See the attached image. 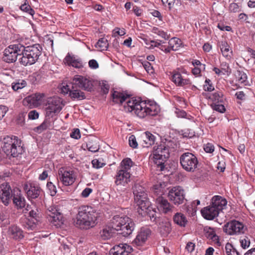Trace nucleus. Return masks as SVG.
<instances>
[{
	"label": "nucleus",
	"mask_w": 255,
	"mask_h": 255,
	"mask_svg": "<svg viewBox=\"0 0 255 255\" xmlns=\"http://www.w3.org/2000/svg\"><path fill=\"white\" fill-rule=\"evenodd\" d=\"M97 217V213L92 207L81 206L78 209L74 224L80 229H89L95 226Z\"/></svg>",
	"instance_id": "obj_1"
},
{
	"label": "nucleus",
	"mask_w": 255,
	"mask_h": 255,
	"mask_svg": "<svg viewBox=\"0 0 255 255\" xmlns=\"http://www.w3.org/2000/svg\"><path fill=\"white\" fill-rule=\"evenodd\" d=\"M72 90L70 97L73 100H82L86 98L85 93L79 89L91 91L93 88L92 82L89 79L80 75H76L73 79Z\"/></svg>",
	"instance_id": "obj_2"
},
{
	"label": "nucleus",
	"mask_w": 255,
	"mask_h": 255,
	"mask_svg": "<svg viewBox=\"0 0 255 255\" xmlns=\"http://www.w3.org/2000/svg\"><path fill=\"white\" fill-rule=\"evenodd\" d=\"M125 108L128 112H134L140 118H143L148 115L155 116L158 112V108L155 105H147L145 103L136 100L128 101Z\"/></svg>",
	"instance_id": "obj_3"
},
{
	"label": "nucleus",
	"mask_w": 255,
	"mask_h": 255,
	"mask_svg": "<svg viewBox=\"0 0 255 255\" xmlns=\"http://www.w3.org/2000/svg\"><path fill=\"white\" fill-rule=\"evenodd\" d=\"M125 108L128 112H134L140 118H143L148 115L155 116L158 112V108L155 105H147L145 103L136 100L128 101Z\"/></svg>",
	"instance_id": "obj_4"
},
{
	"label": "nucleus",
	"mask_w": 255,
	"mask_h": 255,
	"mask_svg": "<svg viewBox=\"0 0 255 255\" xmlns=\"http://www.w3.org/2000/svg\"><path fill=\"white\" fill-rule=\"evenodd\" d=\"M112 226L124 237L130 235L134 229V223L132 220L127 216L115 215L111 220Z\"/></svg>",
	"instance_id": "obj_5"
},
{
	"label": "nucleus",
	"mask_w": 255,
	"mask_h": 255,
	"mask_svg": "<svg viewBox=\"0 0 255 255\" xmlns=\"http://www.w3.org/2000/svg\"><path fill=\"white\" fill-rule=\"evenodd\" d=\"M3 151L7 155L17 157L22 152L20 141L15 136H6L3 139Z\"/></svg>",
	"instance_id": "obj_6"
},
{
	"label": "nucleus",
	"mask_w": 255,
	"mask_h": 255,
	"mask_svg": "<svg viewBox=\"0 0 255 255\" xmlns=\"http://www.w3.org/2000/svg\"><path fill=\"white\" fill-rule=\"evenodd\" d=\"M169 157V148L165 144L158 145L153 151V161L157 166L160 167V170H163L164 168V162Z\"/></svg>",
	"instance_id": "obj_7"
},
{
	"label": "nucleus",
	"mask_w": 255,
	"mask_h": 255,
	"mask_svg": "<svg viewBox=\"0 0 255 255\" xmlns=\"http://www.w3.org/2000/svg\"><path fill=\"white\" fill-rule=\"evenodd\" d=\"M42 196L43 193L41 188L38 186L34 184L33 185V199L38 198L37 204L36 207V211L33 210V225H38L42 221V214L40 207L42 204Z\"/></svg>",
	"instance_id": "obj_8"
},
{
	"label": "nucleus",
	"mask_w": 255,
	"mask_h": 255,
	"mask_svg": "<svg viewBox=\"0 0 255 255\" xmlns=\"http://www.w3.org/2000/svg\"><path fill=\"white\" fill-rule=\"evenodd\" d=\"M180 162L183 168L188 172H194L197 168L198 161L193 153L186 152L180 157Z\"/></svg>",
	"instance_id": "obj_9"
},
{
	"label": "nucleus",
	"mask_w": 255,
	"mask_h": 255,
	"mask_svg": "<svg viewBox=\"0 0 255 255\" xmlns=\"http://www.w3.org/2000/svg\"><path fill=\"white\" fill-rule=\"evenodd\" d=\"M23 50L24 46L20 43L10 45L4 50L2 59L7 63L14 62Z\"/></svg>",
	"instance_id": "obj_10"
},
{
	"label": "nucleus",
	"mask_w": 255,
	"mask_h": 255,
	"mask_svg": "<svg viewBox=\"0 0 255 255\" xmlns=\"http://www.w3.org/2000/svg\"><path fill=\"white\" fill-rule=\"evenodd\" d=\"M132 189L134 200L137 203V205L141 206V207L145 209V208L148 206V200L147 194L145 192L144 188L140 184L136 183Z\"/></svg>",
	"instance_id": "obj_11"
},
{
	"label": "nucleus",
	"mask_w": 255,
	"mask_h": 255,
	"mask_svg": "<svg viewBox=\"0 0 255 255\" xmlns=\"http://www.w3.org/2000/svg\"><path fill=\"white\" fill-rule=\"evenodd\" d=\"M169 200L175 205H180L183 203L185 200V192L180 186L172 188L168 192Z\"/></svg>",
	"instance_id": "obj_12"
},
{
	"label": "nucleus",
	"mask_w": 255,
	"mask_h": 255,
	"mask_svg": "<svg viewBox=\"0 0 255 255\" xmlns=\"http://www.w3.org/2000/svg\"><path fill=\"white\" fill-rule=\"evenodd\" d=\"M246 228L240 222L233 220L227 223L224 228V231L230 235L243 234Z\"/></svg>",
	"instance_id": "obj_13"
},
{
	"label": "nucleus",
	"mask_w": 255,
	"mask_h": 255,
	"mask_svg": "<svg viewBox=\"0 0 255 255\" xmlns=\"http://www.w3.org/2000/svg\"><path fill=\"white\" fill-rule=\"evenodd\" d=\"M48 220L55 226L60 227L63 224V216L55 206H50L46 212Z\"/></svg>",
	"instance_id": "obj_14"
},
{
	"label": "nucleus",
	"mask_w": 255,
	"mask_h": 255,
	"mask_svg": "<svg viewBox=\"0 0 255 255\" xmlns=\"http://www.w3.org/2000/svg\"><path fill=\"white\" fill-rule=\"evenodd\" d=\"M61 99L55 97L48 102V107L46 108V115L48 116L53 117L54 114L59 113L64 106Z\"/></svg>",
	"instance_id": "obj_15"
},
{
	"label": "nucleus",
	"mask_w": 255,
	"mask_h": 255,
	"mask_svg": "<svg viewBox=\"0 0 255 255\" xmlns=\"http://www.w3.org/2000/svg\"><path fill=\"white\" fill-rule=\"evenodd\" d=\"M58 179L64 186L72 185L75 180V176L73 171L67 170L61 168L58 171Z\"/></svg>",
	"instance_id": "obj_16"
},
{
	"label": "nucleus",
	"mask_w": 255,
	"mask_h": 255,
	"mask_svg": "<svg viewBox=\"0 0 255 255\" xmlns=\"http://www.w3.org/2000/svg\"><path fill=\"white\" fill-rule=\"evenodd\" d=\"M130 174L129 171L120 169L116 176L115 183L117 185L125 186L130 180Z\"/></svg>",
	"instance_id": "obj_17"
},
{
	"label": "nucleus",
	"mask_w": 255,
	"mask_h": 255,
	"mask_svg": "<svg viewBox=\"0 0 255 255\" xmlns=\"http://www.w3.org/2000/svg\"><path fill=\"white\" fill-rule=\"evenodd\" d=\"M155 203L158 209L164 213L172 212L174 208L166 199L161 196H158L156 197Z\"/></svg>",
	"instance_id": "obj_18"
},
{
	"label": "nucleus",
	"mask_w": 255,
	"mask_h": 255,
	"mask_svg": "<svg viewBox=\"0 0 255 255\" xmlns=\"http://www.w3.org/2000/svg\"><path fill=\"white\" fill-rule=\"evenodd\" d=\"M10 195V186L6 183H4L0 186V198L4 205L7 206L9 204Z\"/></svg>",
	"instance_id": "obj_19"
},
{
	"label": "nucleus",
	"mask_w": 255,
	"mask_h": 255,
	"mask_svg": "<svg viewBox=\"0 0 255 255\" xmlns=\"http://www.w3.org/2000/svg\"><path fill=\"white\" fill-rule=\"evenodd\" d=\"M150 233V230L149 229L141 228L136 238L133 241L132 244L137 246H142L149 237Z\"/></svg>",
	"instance_id": "obj_20"
},
{
	"label": "nucleus",
	"mask_w": 255,
	"mask_h": 255,
	"mask_svg": "<svg viewBox=\"0 0 255 255\" xmlns=\"http://www.w3.org/2000/svg\"><path fill=\"white\" fill-rule=\"evenodd\" d=\"M218 210H216L211 205L203 208L201 210V213L203 218L208 220H212L217 217L219 214Z\"/></svg>",
	"instance_id": "obj_21"
},
{
	"label": "nucleus",
	"mask_w": 255,
	"mask_h": 255,
	"mask_svg": "<svg viewBox=\"0 0 255 255\" xmlns=\"http://www.w3.org/2000/svg\"><path fill=\"white\" fill-rule=\"evenodd\" d=\"M11 197L12 198L13 203L19 208H23L25 206L24 198L21 196V192L18 188L14 189L11 191Z\"/></svg>",
	"instance_id": "obj_22"
},
{
	"label": "nucleus",
	"mask_w": 255,
	"mask_h": 255,
	"mask_svg": "<svg viewBox=\"0 0 255 255\" xmlns=\"http://www.w3.org/2000/svg\"><path fill=\"white\" fill-rule=\"evenodd\" d=\"M227 201L225 198L220 196H214L211 200L210 205L214 206L220 212L227 205Z\"/></svg>",
	"instance_id": "obj_23"
},
{
	"label": "nucleus",
	"mask_w": 255,
	"mask_h": 255,
	"mask_svg": "<svg viewBox=\"0 0 255 255\" xmlns=\"http://www.w3.org/2000/svg\"><path fill=\"white\" fill-rule=\"evenodd\" d=\"M171 80L177 86H183L190 84L189 79H184L181 74L178 71H174L172 73Z\"/></svg>",
	"instance_id": "obj_24"
},
{
	"label": "nucleus",
	"mask_w": 255,
	"mask_h": 255,
	"mask_svg": "<svg viewBox=\"0 0 255 255\" xmlns=\"http://www.w3.org/2000/svg\"><path fill=\"white\" fill-rule=\"evenodd\" d=\"M31 47L27 46L24 47V50L21 54H22V57L20 58V62L24 66L31 65L32 64V56L30 53Z\"/></svg>",
	"instance_id": "obj_25"
},
{
	"label": "nucleus",
	"mask_w": 255,
	"mask_h": 255,
	"mask_svg": "<svg viewBox=\"0 0 255 255\" xmlns=\"http://www.w3.org/2000/svg\"><path fill=\"white\" fill-rule=\"evenodd\" d=\"M141 144L144 147H148L153 145L155 141V136L149 131H146L141 135Z\"/></svg>",
	"instance_id": "obj_26"
},
{
	"label": "nucleus",
	"mask_w": 255,
	"mask_h": 255,
	"mask_svg": "<svg viewBox=\"0 0 255 255\" xmlns=\"http://www.w3.org/2000/svg\"><path fill=\"white\" fill-rule=\"evenodd\" d=\"M64 62L69 66H72L76 68H80L83 67L82 61L76 59L74 56L68 54L64 58Z\"/></svg>",
	"instance_id": "obj_27"
},
{
	"label": "nucleus",
	"mask_w": 255,
	"mask_h": 255,
	"mask_svg": "<svg viewBox=\"0 0 255 255\" xmlns=\"http://www.w3.org/2000/svg\"><path fill=\"white\" fill-rule=\"evenodd\" d=\"M148 205V207H146L145 208V209L141 207V206H138L137 212L142 216H145L147 215L150 218L151 220H152V218H153L154 220L156 218L155 211L152 209L151 207H150V203L149 201Z\"/></svg>",
	"instance_id": "obj_28"
},
{
	"label": "nucleus",
	"mask_w": 255,
	"mask_h": 255,
	"mask_svg": "<svg viewBox=\"0 0 255 255\" xmlns=\"http://www.w3.org/2000/svg\"><path fill=\"white\" fill-rule=\"evenodd\" d=\"M8 235L11 238L17 240L23 237L22 231L17 226L12 225L8 228Z\"/></svg>",
	"instance_id": "obj_29"
},
{
	"label": "nucleus",
	"mask_w": 255,
	"mask_h": 255,
	"mask_svg": "<svg viewBox=\"0 0 255 255\" xmlns=\"http://www.w3.org/2000/svg\"><path fill=\"white\" fill-rule=\"evenodd\" d=\"M220 49L224 57L228 59L232 56V50L226 41H222L220 45Z\"/></svg>",
	"instance_id": "obj_30"
},
{
	"label": "nucleus",
	"mask_w": 255,
	"mask_h": 255,
	"mask_svg": "<svg viewBox=\"0 0 255 255\" xmlns=\"http://www.w3.org/2000/svg\"><path fill=\"white\" fill-rule=\"evenodd\" d=\"M158 230L161 236L166 237L171 231V224L169 222H162L159 223Z\"/></svg>",
	"instance_id": "obj_31"
},
{
	"label": "nucleus",
	"mask_w": 255,
	"mask_h": 255,
	"mask_svg": "<svg viewBox=\"0 0 255 255\" xmlns=\"http://www.w3.org/2000/svg\"><path fill=\"white\" fill-rule=\"evenodd\" d=\"M116 230L113 226H106L101 232V237L103 240H106L110 239L115 233Z\"/></svg>",
	"instance_id": "obj_32"
},
{
	"label": "nucleus",
	"mask_w": 255,
	"mask_h": 255,
	"mask_svg": "<svg viewBox=\"0 0 255 255\" xmlns=\"http://www.w3.org/2000/svg\"><path fill=\"white\" fill-rule=\"evenodd\" d=\"M112 97L113 102L117 104H122L128 98L127 95L117 91H114L112 94Z\"/></svg>",
	"instance_id": "obj_33"
},
{
	"label": "nucleus",
	"mask_w": 255,
	"mask_h": 255,
	"mask_svg": "<svg viewBox=\"0 0 255 255\" xmlns=\"http://www.w3.org/2000/svg\"><path fill=\"white\" fill-rule=\"evenodd\" d=\"M174 223L181 227H185L187 223L185 216L181 213H177L173 217Z\"/></svg>",
	"instance_id": "obj_34"
},
{
	"label": "nucleus",
	"mask_w": 255,
	"mask_h": 255,
	"mask_svg": "<svg viewBox=\"0 0 255 255\" xmlns=\"http://www.w3.org/2000/svg\"><path fill=\"white\" fill-rule=\"evenodd\" d=\"M209 99H211L213 103H223L225 100L223 93L220 91L211 94Z\"/></svg>",
	"instance_id": "obj_35"
},
{
	"label": "nucleus",
	"mask_w": 255,
	"mask_h": 255,
	"mask_svg": "<svg viewBox=\"0 0 255 255\" xmlns=\"http://www.w3.org/2000/svg\"><path fill=\"white\" fill-rule=\"evenodd\" d=\"M45 94L44 93H36L33 95V107L40 106L44 101Z\"/></svg>",
	"instance_id": "obj_36"
},
{
	"label": "nucleus",
	"mask_w": 255,
	"mask_h": 255,
	"mask_svg": "<svg viewBox=\"0 0 255 255\" xmlns=\"http://www.w3.org/2000/svg\"><path fill=\"white\" fill-rule=\"evenodd\" d=\"M166 186V183L164 182L158 183L154 185V191L157 196H161L164 193Z\"/></svg>",
	"instance_id": "obj_37"
},
{
	"label": "nucleus",
	"mask_w": 255,
	"mask_h": 255,
	"mask_svg": "<svg viewBox=\"0 0 255 255\" xmlns=\"http://www.w3.org/2000/svg\"><path fill=\"white\" fill-rule=\"evenodd\" d=\"M110 255H127L125 250L121 247V245H118L114 247L110 251Z\"/></svg>",
	"instance_id": "obj_38"
},
{
	"label": "nucleus",
	"mask_w": 255,
	"mask_h": 255,
	"mask_svg": "<svg viewBox=\"0 0 255 255\" xmlns=\"http://www.w3.org/2000/svg\"><path fill=\"white\" fill-rule=\"evenodd\" d=\"M108 41L105 38H101L97 42L95 46L99 49L100 51L106 50L108 47Z\"/></svg>",
	"instance_id": "obj_39"
},
{
	"label": "nucleus",
	"mask_w": 255,
	"mask_h": 255,
	"mask_svg": "<svg viewBox=\"0 0 255 255\" xmlns=\"http://www.w3.org/2000/svg\"><path fill=\"white\" fill-rule=\"evenodd\" d=\"M41 49L42 48L39 44H33V64L35 63V60H37L41 55Z\"/></svg>",
	"instance_id": "obj_40"
},
{
	"label": "nucleus",
	"mask_w": 255,
	"mask_h": 255,
	"mask_svg": "<svg viewBox=\"0 0 255 255\" xmlns=\"http://www.w3.org/2000/svg\"><path fill=\"white\" fill-rule=\"evenodd\" d=\"M235 75L236 80L240 83H244L247 79V75L242 71H237Z\"/></svg>",
	"instance_id": "obj_41"
},
{
	"label": "nucleus",
	"mask_w": 255,
	"mask_h": 255,
	"mask_svg": "<svg viewBox=\"0 0 255 255\" xmlns=\"http://www.w3.org/2000/svg\"><path fill=\"white\" fill-rule=\"evenodd\" d=\"M132 165V162L130 158H126L124 159L120 167L121 169L126 170L128 171L130 169Z\"/></svg>",
	"instance_id": "obj_42"
},
{
	"label": "nucleus",
	"mask_w": 255,
	"mask_h": 255,
	"mask_svg": "<svg viewBox=\"0 0 255 255\" xmlns=\"http://www.w3.org/2000/svg\"><path fill=\"white\" fill-rule=\"evenodd\" d=\"M50 122L47 120H45L40 126L35 128L33 130L38 133H41L46 129L50 126Z\"/></svg>",
	"instance_id": "obj_43"
},
{
	"label": "nucleus",
	"mask_w": 255,
	"mask_h": 255,
	"mask_svg": "<svg viewBox=\"0 0 255 255\" xmlns=\"http://www.w3.org/2000/svg\"><path fill=\"white\" fill-rule=\"evenodd\" d=\"M211 106L214 110L221 113H223L226 111L225 108L222 103H212Z\"/></svg>",
	"instance_id": "obj_44"
},
{
	"label": "nucleus",
	"mask_w": 255,
	"mask_h": 255,
	"mask_svg": "<svg viewBox=\"0 0 255 255\" xmlns=\"http://www.w3.org/2000/svg\"><path fill=\"white\" fill-rule=\"evenodd\" d=\"M32 188V183L30 182H27L24 185V190L26 193L27 197L29 200H31L32 199V191L31 190Z\"/></svg>",
	"instance_id": "obj_45"
},
{
	"label": "nucleus",
	"mask_w": 255,
	"mask_h": 255,
	"mask_svg": "<svg viewBox=\"0 0 255 255\" xmlns=\"http://www.w3.org/2000/svg\"><path fill=\"white\" fill-rule=\"evenodd\" d=\"M229 10L231 12H239L241 11V5L239 3H232L230 4Z\"/></svg>",
	"instance_id": "obj_46"
},
{
	"label": "nucleus",
	"mask_w": 255,
	"mask_h": 255,
	"mask_svg": "<svg viewBox=\"0 0 255 255\" xmlns=\"http://www.w3.org/2000/svg\"><path fill=\"white\" fill-rule=\"evenodd\" d=\"M221 69L223 74H227L229 75L231 73V69L230 68L229 64L226 62H222L221 63Z\"/></svg>",
	"instance_id": "obj_47"
},
{
	"label": "nucleus",
	"mask_w": 255,
	"mask_h": 255,
	"mask_svg": "<svg viewBox=\"0 0 255 255\" xmlns=\"http://www.w3.org/2000/svg\"><path fill=\"white\" fill-rule=\"evenodd\" d=\"M22 104L25 107L31 109L32 107V96L28 95L25 97L22 101Z\"/></svg>",
	"instance_id": "obj_48"
},
{
	"label": "nucleus",
	"mask_w": 255,
	"mask_h": 255,
	"mask_svg": "<svg viewBox=\"0 0 255 255\" xmlns=\"http://www.w3.org/2000/svg\"><path fill=\"white\" fill-rule=\"evenodd\" d=\"M47 187L49 190L50 195L52 196H55L57 193L56 186L51 182H48Z\"/></svg>",
	"instance_id": "obj_49"
},
{
	"label": "nucleus",
	"mask_w": 255,
	"mask_h": 255,
	"mask_svg": "<svg viewBox=\"0 0 255 255\" xmlns=\"http://www.w3.org/2000/svg\"><path fill=\"white\" fill-rule=\"evenodd\" d=\"M26 0L25 2L20 6V9L32 15V8L30 5L26 3Z\"/></svg>",
	"instance_id": "obj_50"
},
{
	"label": "nucleus",
	"mask_w": 255,
	"mask_h": 255,
	"mask_svg": "<svg viewBox=\"0 0 255 255\" xmlns=\"http://www.w3.org/2000/svg\"><path fill=\"white\" fill-rule=\"evenodd\" d=\"M203 88L204 90L206 91H212L214 89V87L212 85L211 80L209 79H206L205 80Z\"/></svg>",
	"instance_id": "obj_51"
},
{
	"label": "nucleus",
	"mask_w": 255,
	"mask_h": 255,
	"mask_svg": "<svg viewBox=\"0 0 255 255\" xmlns=\"http://www.w3.org/2000/svg\"><path fill=\"white\" fill-rule=\"evenodd\" d=\"M128 143L129 146L133 148H135L137 147L138 144L136 141L135 136L134 135H131L128 138Z\"/></svg>",
	"instance_id": "obj_52"
},
{
	"label": "nucleus",
	"mask_w": 255,
	"mask_h": 255,
	"mask_svg": "<svg viewBox=\"0 0 255 255\" xmlns=\"http://www.w3.org/2000/svg\"><path fill=\"white\" fill-rule=\"evenodd\" d=\"M73 84V80L71 82L69 83L68 84H66V85H63L61 87V92L64 94H70V91L72 90V85Z\"/></svg>",
	"instance_id": "obj_53"
},
{
	"label": "nucleus",
	"mask_w": 255,
	"mask_h": 255,
	"mask_svg": "<svg viewBox=\"0 0 255 255\" xmlns=\"http://www.w3.org/2000/svg\"><path fill=\"white\" fill-rule=\"evenodd\" d=\"M180 40L176 37L171 38L168 41L169 47L173 49L174 45H180Z\"/></svg>",
	"instance_id": "obj_54"
},
{
	"label": "nucleus",
	"mask_w": 255,
	"mask_h": 255,
	"mask_svg": "<svg viewBox=\"0 0 255 255\" xmlns=\"http://www.w3.org/2000/svg\"><path fill=\"white\" fill-rule=\"evenodd\" d=\"M204 149L206 152L212 153L214 151V146L212 144L208 143L204 145Z\"/></svg>",
	"instance_id": "obj_55"
},
{
	"label": "nucleus",
	"mask_w": 255,
	"mask_h": 255,
	"mask_svg": "<svg viewBox=\"0 0 255 255\" xmlns=\"http://www.w3.org/2000/svg\"><path fill=\"white\" fill-rule=\"evenodd\" d=\"M93 166L96 168L102 167L105 164L101 162L97 159H94L92 161Z\"/></svg>",
	"instance_id": "obj_56"
},
{
	"label": "nucleus",
	"mask_w": 255,
	"mask_h": 255,
	"mask_svg": "<svg viewBox=\"0 0 255 255\" xmlns=\"http://www.w3.org/2000/svg\"><path fill=\"white\" fill-rule=\"evenodd\" d=\"M87 147L88 150L92 152H95L99 149V147L97 145L91 144V143H89L87 144Z\"/></svg>",
	"instance_id": "obj_57"
},
{
	"label": "nucleus",
	"mask_w": 255,
	"mask_h": 255,
	"mask_svg": "<svg viewBox=\"0 0 255 255\" xmlns=\"http://www.w3.org/2000/svg\"><path fill=\"white\" fill-rule=\"evenodd\" d=\"M70 136L73 138L79 139L81 137L80 130L76 128L73 131L71 134Z\"/></svg>",
	"instance_id": "obj_58"
},
{
	"label": "nucleus",
	"mask_w": 255,
	"mask_h": 255,
	"mask_svg": "<svg viewBox=\"0 0 255 255\" xmlns=\"http://www.w3.org/2000/svg\"><path fill=\"white\" fill-rule=\"evenodd\" d=\"M143 67L147 73H152L153 72L152 67L151 66V64L148 62H146L143 64Z\"/></svg>",
	"instance_id": "obj_59"
},
{
	"label": "nucleus",
	"mask_w": 255,
	"mask_h": 255,
	"mask_svg": "<svg viewBox=\"0 0 255 255\" xmlns=\"http://www.w3.org/2000/svg\"><path fill=\"white\" fill-rule=\"evenodd\" d=\"M121 247L125 250V252H126L127 255L131 252L133 251V249L131 247V246L127 245V244H120Z\"/></svg>",
	"instance_id": "obj_60"
},
{
	"label": "nucleus",
	"mask_w": 255,
	"mask_h": 255,
	"mask_svg": "<svg viewBox=\"0 0 255 255\" xmlns=\"http://www.w3.org/2000/svg\"><path fill=\"white\" fill-rule=\"evenodd\" d=\"M241 246L244 249L249 247L250 242L248 238H245L241 241Z\"/></svg>",
	"instance_id": "obj_61"
},
{
	"label": "nucleus",
	"mask_w": 255,
	"mask_h": 255,
	"mask_svg": "<svg viewBox=\"0 0 255 255\" xmlns=\"http://www.w3.org/2000/svg\"><path fill=\"white\" fill-rule=\"evenodd\" d=\"M175 113L178 118H185L186 116V113L185 111L178 109H176Z\"/></svg>",
	"instance_id": "obj_62"
},
{
	"label": "nucleus",
	"mask_w": 255,
	"mask_h": 255,
	"mask_svg": "<svg viewBox=\"0 0 255 255\" xmlns=\"http://www.w3.org/2000/svg\"><path fill=\"white\" fill-rule=\"evenodd\" d=\"M24 87V84L21 83H16L12 85V88L14 91H17Z\"/></svg>",
	"instance_id": "obj_63"
},
{
	"label": "nucleus",
	"mask_w": 255,
	"mask_h": 255,
	"mask_svg": "<svg viewBox=\"0 0 255 255\" xmlns=\"http://www.w3.org/2000/svg\"><path fill=\"white\" fill-rule=\"evenodd\" d=\"M89 67L93 69H96L98 68L99 64L96 60L92 59L89 61Z\"/></svg>",
	"instance_id": "obj_64"
}]
</instances>
